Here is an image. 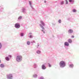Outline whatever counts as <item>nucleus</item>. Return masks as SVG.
Masks as SVG:
<instances>
[{
  "label": "nucleus",
  "mask_w": 79,
  "mask_h": 79,
  "mask_svg": "<svg viewBox=\"0 0 79 79\" xmlns=\"http://www.w3.org/2000/svg\"><path fill=\"white\" fill-rule=\"evenodd\" d=\"M60 67H64L65 66V62L64 61H61L59 63Z\"/></svg>",
  "instance_id": "f257e3e1"
},
{
  "label": "nucleus",
  "mask_w": 79,
  "mask_h": 79,
  "mask_svg": "<svg viewBox=\"0 0 79 79\" xmlns=\"http://www.w3.org/2000/svg\"><path fill=\"white\" fill-rule=\"evenodd\" d=\"M22 60V56H17L16 60L17 61H20Z\"/></svg>",
  "instance_id": "f03ea898"
},
{
  "label": "nucleus",
  "mask_w": 79,
  "mask_h": 79,
  "mask_svg": "<svg viewBox=\"0 0 79 79\" xmlns=\"http://www.w3.org/2000/svg\"><path fill=\"white\" fill-rule=\"evenodd\" d=\"M15 27L16 28H19L20 27V25L19 23H16L15 24Z\"/></svg>",
  "instance_id": "7ed1b4c3"
},
{
  "label": "nucleus",
  "mask_w": 79,
  "mask_h": 79,
  "mask_svg": "<svg viewBox=\"0 0 79 79\" xmlns=\"http://www.w3.org/2000/svg\"><path fill=\"white\" fill-rule=\"evenodd\" d=\"M73 30L71 29H70L68 31V32L69 33H70V34H71V33H73Z\"/></svg>",
  "instance_id": "20e7f679"
},
{
  "label": "nucleus",
  "mask_w": 79,
  "mask_h": 79,
  "mask_svg": "<svg viewBox=\"0 0 79 79\" xmlns=\"http://www.w3.org/2000/svg\"><path fill=\"white\" fill-rule=\"evenodd\" d=\"M64 45L65 46H69V43L67 42H65L64 43Z\"/></svg>",
  "instance_id": "39448f33"
},
{
  "label": "nucleus",
  "mask_w": 79,
  "mask_h": 79,
  "mask_svg": "<svg viewBox=\"0 0 79 79\" xmlns=\"http://www.w3.org/2000/svg\"><path fill=\"white\" fill-rule=\"evenodd\" d=\"M42 68L43 69H46V67H45V66L44 65H43L42 66Z\"/></svg>",
  "instance_id": "423d86ee"
},
{
  "label": "nucleus",
  "mask_w": 79,
  "mask_h": 79,
  "mask_svg": "<svg viewBox=\"0 0 79 79\" xmlns=\"http://www.w3.org/2000/svg\"><path fill=\"white\" fill-rule=\"evenodd\" d=\"M68 42H69V43H72V40L70 39H69L68 40Z\"/></svg>",
  "instance_id": "0eeeda50"
},
{
  "label": "nucleus",
  "mask_w": 79,
  "mask_h": 79,
  "mask_svg": "<svg viewBox=\"0 0 79 79\" xmlns=\"http://www.w3.org/2000/svg\"><path fill=\"white\" fill-rule=\"evenodd\" d=\"M8 78H11L12 77V75L11 74H10L8 76Z\"/></svg>",
  "instance_id": "6e6552de"
},
{
  "label": "nucleus",
  "mask_w": 79,
  "mask_h": 79,
  "mask_svg": "<svg viewBox=\"0 0 79 79\" xmlns=\"http://www.w3.org/2000/svg\"><path fill=\"white\" fill-rule=\"evenodd\" d=\"M41 23L43 25V26H45V23L43 22L42 21H41Z\"/></svg>",
  "instance_id": "1a4fd4ad"
},
{
  "label": "nucleus",
  "mask_w": 79,
  "mask_h": 79,
  "mask_svg": "<svg viewBox=\"0 0 79 79\" xmlns=\"http://www.w3.org/2000/svg\"><path fill=\"white\" fill-rule=\"evenodd\" d=\"M40 26L41 27H42L43 29H44V27H43V26H42V25H41V24H40Z\"/></svg>",
  "instance_id": "9d476101"
},
{
  "label": "nucleus",
  "mask_w": 79,
  "mask_h": 79,
  "mask_svg": "<svg viewBox=\"0 0 79 79\" xmlns=\"http://www.w3.org/2000/svg\"><path fill=\"white\" fill-rule=\"evenodd\" d=\"M0 67H1V68H3V67H4V65L3 64H1Z\"/></svg>",
  "instance_id": "9b49d317"
},
{
  "label": "nucleus",
  "mask_w": 79,
  "mask_h": 79,
  "mask_svg": "<svg viewBox=\"0 0 79 79\" xmlns=\"http://www.w3.org/2000/svg\"><path fill=\"white\" fill-rule=\"evenodd\" d=\"M69 67L70 68H73V66H74V65H73V64H70L69 66Z\"/></svg>",
  "instance_id": "f8f14e48"
},
{
  "label": "nucleus",
  "mask_w": 79,
  "mask_h": 79,
  "mask_svg": "<svg viewBox=\"0 0 79 79\" xmlns=\"http://www.w3.org/2000/svg\"><path fill=\"white\" fill-rule=\"evenodd\" d=\"M6 60H7V61H9V58L7 57H6Z\"/></svg>",
  "instance_id": "ddd939ff"
},
{
  "label": "nucleus",
  "mask_w": 79,
  "mask_h": 79,
  "mask_svg": "<svg viewBox=\"0 0 79 79\" xmlns=\"http://www.w3.org/2000/svg\"><path fill=\"white\" fill-rule=\"evenodd\" d=\"M69 2H74V0H69Z\"/></svg>",
  "instance_id": "4468645a"
},
{
  "label": "nucleus",
  "mask_w": 79,
  "mask_h": 79,
  "mask_svg": "<svg viewBox=\"0 0 79 79\" xmlns=\"http://www.w3.org/2000/svg\"><path fill=\"white\" fill-rule=\"evenodd\" d=\"M22 19V17L20 16L18 18V19Z\"/></svg>",
  "instance_id": "2eb2a0df"
},
{
  "label": "nucleus",
  "mask_w": 79,
  "mask_h": 79,
  "mask_svg": "<svg viewBox=\"0 0 79 79\" xmlns=\"http://www.w3.org/2000/svg\"><path fill=\"white\" fill-rule=\"evenodd\" d=\"M34 77H37V76L36 74H35L33 75Z\"/></svg>",
  "instance_id": "dca6fc26"
},
{
  "label": "nucleus",
  "mask_w": 79,
  "mask_h": 79,
  "mask_svg": "<svg viewBox=\"0 0 79 79\" xmlns=\"http://www.w3.org/2000/svg\"><path fill=\"white\" fill-rule=\"evenodd\" d=\"M37 53L38 54L40 53V51H38Z\"/></svg>",
  "instance_id": "f3484780"
},
{
  "label": "nucleus",
  "mask_w": 79,
  "mask_h": 79,
  "mask_svg": "<svg viewBox=\"0 0 79 79\" xmlns=\"http://www.w3.org/2000/svg\"><path fill=\"white\" fill-rule=\"evenodd\" d=\"M27 44L28 45H30V42H29V41H27Z\"/></svg>",
  "instance_id": "a211bd4d"
},
{
  "label": "nucleus",
  "mask_w": 79,
  "mask_h": 79,
  "mask_svg": "<svg viewBox=\"0 0 79 79\" xmlns=\"http://www.w3.org/2000/svg\"><path fill=\"white\" fill-rule=\"evenodd\" d=\"M73 12H76V10L74 9L73 10Z\"/></svg>",
  "instance_id": "6ab92c4d"
},
{
  "label": "nucleus",
  "mask_w": 79,
  "mask_h": 79,
  "mask_svg": "<svg viewBox=\"0 0 79 79\" xmlns=\"http://www.w3.org/2000/svg\"><path fill=\"white\" fill-rule=\"evenodd\" d=\"M64 4V2L62 1L61 2V5H63Z\"/></svg>",
  "instance_id": "aec40b11"
},
{
  "label": "nucleus",
  "mask_w": 79,
  "mask_h": 79,
  "mask_svg": "<svg viewBox=\"0 0 79 79\" xmlns=\"http://www.w3.org/2000/svg\"><path fill=\"white\" fill-rule=\"evenodd\" d=\"M66 4H68V1H67V0H66Z\"/></svg>",
  "instance_id": "412c9836"
},
{
  "label": "nucleus",
  "mask_w": 79,
  "mask_h": 79,
  "mask_svg": "<svg viewBox=\"0 0 79 79\" xmlns=\"http://www.w3.org/2000/svg\"><path fill=\"white\" fill-rule=\"evenodd\" d=\"M61 20H59L58 21V22L59 23H61Z\"/></svg>",
  "instance_id": "4be33fe9"
},
{
  "label": "nucleus",
  "mask_w": 79,
  "mask_h": 79,
  "mask_svg": "<svg viewBox=\"0 0 79 79\" xmlns=\"http://www.w3.org/2000/svg\"><path fill=\"white\" fill-rule=\"evenodd\" d=\"M30 38H32V35H30Z\"/></svg>",
  "instance_id": "5701e85b"
},
{
  "label": "nucleus",
  "mask_w": 79,
  "mask_h": 79,
  "mask_svg": "<svg viewBox=\"0 0 79 79\" xmlns=\"http://www.w3.org/2000/svg\"><path fill=\"white\" fill-rule=\"evenodd\" d=\"M23 33H21V36H23Z\"/></svg>",
  "instance_id": "b1692460"
},
{
  "label": "nucleus",
  "mask_w": 79,
  "mask_h": 79,
  "mask_svg": "<svg viewBox=\"0 0 79 79\" xmlns=\"http://www.w3.org/2000/svg\"><path fill=\"white\" fill-rule=\"evenodd\" d=\"M2 48V44L1 43H0V48Z\"/></svg>",
  "instance_id": "393cba45"
},
{
  "label": "nucleus",
  "mask_w": 79,
  "mask_h": 79,
  "mask_svg": "<svg viewBox=\"0 0 79 79\" xmlns=\"http://www.w3.org/2000/svg\"><path fill=\"white\" fill-rule=\"evenodd\" d=\"M42 32H43L44 33H45V32L44 31V30H42Z\"/></svg>",
  "instance_id": "a878e982"
},
{
  "label": "nucleus",
  "mask_w": 79,
  "mask_h": 79,
  "mask_svg": "<svg viewBox=\"0 0 79 79\" xmlns=\"http://www.w3.org/2000/svg\"><path fill=\"white\" fill-rule=\"evenodd\" d=\"M29 3L30 5H31V2L29 1Z\"/></svg>",
  "instance_id": "bb28decb"
},
{
  "label": "nucleus",
  "mask_w": 79,
  "mask_h": 79,
  "mask_svg": "<svg viewBox=\"0 0 79 79\" xmlns=\"http://www.w3.org/2000/svg\"><path fill=\"white\" fill-rule=\"evenodd\" d=\"M74 35H72V38H74Z\"/></svg>",
  "instance_id": "cd10ccee"
},
{
  "label": "nucleus",
  "mask_w": 79,
  "mask_h": 79,
  "mask_svg": "<svg viewBox=\"0 0 79 79\" xmlns=\"http://www.w3.org/2000/svg\"><path fill=\"white\" fill-rule=\"evenodd\" d=\"M9 57H10V58H11V55H9Z\"/></svg>",
  "instance_id": "c85d7f7f"
},
{
  "label": "nucleus",
  "mask_w": 79,
  "mask_h": 79,
  "mask_svg": "<svg viewBox=\"0 0 79 79\" xmlns=\"http://www.w3.org/2000/svg\"><path fill=\"white\" fill-rule=\"evenodd\" d=\"M49 64V67H51V65L50 64Z\"/></svg>",
  "instance_id": "c756f323"
},
{
  "label": "nucleus",
  "mask_w": 79,
  "mask_h": 79,
  "mask_svg": "<svg viewBox=\"0 0 79 79\" xmlns=\"http://www.w3.org/2000/svg\"><path fill=\"white\" fill-rule=\"evenodd\" d=\"M40 79H44V78H43V77H41L40 78Z\"/></svg>",
  "instance_id": "7c9ffc66"
},
{
  "label": "nucleus",
  "mask_w": 79,
  "mask_h": 79,
  "mask_svg": "<svg viewBox=\"0 0 79 79\" xmlns=\"http://www.w3.org/2000/svg\"><path fill=\"white\" fill-rule=\"evenodd\" d=\"M44 3H46V1H44Z\"/></svg>",
  "instance_id": "2f4dec72"
},
{
  "label": "nucleus",
  "mask_w": 79,
  "mask_h": 79,
  "mask_svg": "<svg viewBox=\"0 0 79 79\" xmlns=\"http://www.w3.org/2000/svg\"><path fill=\"white\" fill-rule=\"evenodd\" d=\"M1 63V60H0V63Z\"/></svg>",
  "instance_id": "473e14b6"
},
{
  "label": "nucleus",
  "mask_w": 79,
  "mask_h": 79,
  "mask_svg": "<svg viewBox=\"0 0 79 79\" xmlns=\"http://www.w3.org/2000/svg\"><path fill=\"white\" fill-rule=\"evenodd\" d=\"M38 46H39V45H38Z\"/></svg>",
  "instance_id": "72a5a7b5"
}]
</instances>
